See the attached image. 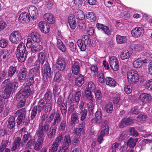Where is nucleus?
Instances as JSON below:
<instances>
[{
	"mask_svg": "<svg viewBox=\"0 0 152 152\" xmlns=\"http://www.w3.org/2000/svg\"><path fill=\"white\" fill-rule=\"evenodd\" d=\"M86 89H88L89 90H90L92 92H95L96 89V87L94 84L92 82H89L88 84L87 87Z\"/></svg>",
	"mask_w": 152,
	"mask_h": 152,
	"instance_id": "nucleus-62",
	"label": "nucleus"
},
{
	"mask_svg": "<svg viewBox=\"0 0 152 152\" xmlns=\"http://www.w3.org/2000/svg\"><path fill=\"white\" fill-rule=\"evenodd\" d=\"M68 23L71 29L72 30H74L77 25L75 16L74 15L69 16L68 19Z\"/></svg>",
	"mask_w": 152,
	"mask_h": 152,
	"instance_id": "nucleus-24",
	"label": "nucleus"
},
{
	"mask_svg": "<svg viewBox=\"0 0 152 152\" xmlns=\"http://www.w3.org/2000/svg\"><path fill=\"white\" fill-rule=\"evenodd\" d=\"M132 119L125 118L122 119L118 126L119 128H122L131 124H132Z\"/></svg>",
	"mask_w": 152,
	"mask_h": 152,
	"instance_id": "nucleus-28",
	"label": "nucleus"
},
{
	"mask_svg": "<svg viewBox=\"0 0 152 152\" xmlns=\"http://www.w3.org/2000/svg\"><path fill=\"white\" fill-rule=\"evenodd\" d=\"M21 139L20 137H15L14 140L12 147L11 148V150L12 151H15L16 149L19 148L21 143Z\"/></svg>",
	"mask_w": 152,
	"mask_h": 152,
	"instance_id": "nucleus-18",
	"label": "nucleus"
},
{
	"mask_svg": "<svg viewBox=\"0 0 152 152\" xmlns=\"http://www.w3.org/2000/svg\"><path fill=\"white\" fill-rule=\"evenodd\" d=\"M94 118H93L91 121L92 123H99L102 121V113L100 110H98L95 113Z\"/></svg>",
	"mask_w": 152,
	"mask_h": 152,
	"instance_id": "nucleus-21",
	"label": "nucleus"
},
{
	"mask_svg": "<svg viewBox=\"0 0 152 152\" xmlns=\"http://www.w3.org/2000/svg\"><path fill=\"white\" fill-rule=\"evenodd\" d=\"M80 120L83 121L86 118L87 114V110L86 109L81 110L80 112Z\"/></svg>",
	"mask_w": 152,
	"mask_h": 152,
	"instance_id": "nucleus-56",
	"label": "nucleus"
},
{
	"mask_svg": "<svg viewBox=\"0 0 152 152\" xmlns=\"http://www.w3.org/2000/svg\"><path fill=\"white\" fill-rule=\"evenodd\" d=\"M45 56V53L44 52H41L38 54L37 60L41 62V64H43L44 63Z\"/></svg>",
	"mask_w": 152,
	"mask_h": 152,
	"instance_id": "nucleus-52",
	"label": "nucleus"
},
{
	"mask_svg": "<svg viewBox=\"0 0 152 152\" xmlns=\"http://www.w3.org/2000/svg\"><path fill=\"white\" fill-rule=\"evenodd\" d=\"M127 78L130 83L135 84L139 79L137 72L134 69L129 70L127 73Z\"/></svg>",
	"mask_w": 152,
	"mask_h": 152,
	"instance_id": "nucleus-6",
	"label": "nucleus"
},
{
	"mask_svg": "<svg viewBox=\"0 0 152 152\" xmlns=\"http://www.w3.org/2000/svg\"><path fill=\"white\" fill-rule=\"evenodd\" d=\"M64 141L62 145L68 148L71 143V139L69 135H68L64 136Z\"/></svg>",
	"mask_w": 152,
	"mask_h": 152,
	"instance_id": "nucleus-39",
	"label": "nucleus"
},
{
	"mask_svg": "<svg viewBox=\"0 0 152 152\" xmlns=\"http://www.w3.org/2000/svg\"><path fill=\"white\" fill-rule=\"evenodd\" d=\"M22 36L21 33L18 31L12 32L9 36L10 41L12 43L17 44L21 41Z\"/></svg>",
	"mask_w": 152,
	"mask_h": 152,
	"instance_id": "nucleus-8",
	"label": "nucleus"
},
{
	"mask_svg": "<svg viewBox=\"0 0 152 152\" xmlns=\"http://www.w3.org/2000/svg\"><path fill=\"white\" fill-rule=\"evenodd\" d=\"M52 128L51 130L48 132H47V136L49 138H51L53 137L55 134L56 130L57 128H56V129L54 128V126H51V127Z\"/></svg>",
	"mask_w": 152,
	"mask_h": 152,
	"instance_id": "nucleus-58",
	"label": "nucleus"
},
{
	"mask_svg": "<svg viewBox=\"0 0 152 152\" xmlns=\"http://www.w3.org/2000/svg\"><path fill=\"white\" fill-rule=\"evenodd\" d=\"M132 53V50H123L120 54V57L122 60L129 59Z\"/></svg>",
	"mask_w": 152,
	"mask_h": 152,
	"instance_id": "nucleus-31",
	"label": "nucleus"
},
{
	"mask_svg": "<svg viewBox=\"0 0 152 152\" xmlns=\"http://www.w3.org/2000/svg\"><path fill=\"white\" fill-rule=\"evenodd\" d=\"M17 98L19 99V102L17 104V107L18 108H20L23 107L25 105L26 102V99L23 97H19L17 95Z\"/></svg>",
	"mask_w": 152,
	"mask_h": 152,
	"instance_id": "nucleus-49",
	"label": "nucleus"
},
{
	"mask_svg": "<svg viewBox=\"0 0 152 152\" xmlns=\"http://www.w3.org/2000/svg\"><path fill=\"white\" fill-rule=\"evenodd\" d=\"M60 116L61 114L60 113L57 111L55 115L54 122L51 125L52 126H54L55 129H56V128H57L58 124L61 121V118Z\"/></svg>",
	"mask_w": 152,
	"mask_h": 152,
	"instance_id": "nucleus-30",
	"label": "nucleus"
},
{
	"mask_svg": "<svg viewBox=\"0 0 152 152\" xmlns=\"http://www.w3.org/2000/svg\"><path fill=\"white\" fill-rule=\"evenodd\" d=\"M144 33V29L142 27H137L133 28L131 31V34L132 36L136 38L142 36Z\"/></svg>",
	"mask_w": 152,
	"mask_h": 152,
	"instance_id": "nucleus-16",
	"label": "nucleus"
},
{
	"mask_svg": "<svg viewBox=\"0 0 152 152\" xmlns=\"http://www.w3.org/2000/svg\"><path fill=\"white\" fill-rule=\"evenodd\" d=\"M113 108V105L112 103L109 102L105 105L106 111L108 113H112Z\"/></svg>",
	"mask_w": 152,
	"mask_h": 152,
	"instance_id": "nucleus-55",
	"label": "nucleus"
},
{
	"mask_svg": "<svg viewBox=\"0 0 152 152\" xmlns=\"http://www.w3.org/2000/svg\"><path fill=\"white\" fill-rule=\"evenodd\" d=\"M78 113L75 112L73 113L71 116V124H75L79 121V118L77 115Z\"/></svg>",
	"mask_w": 152,
	"mask_h": 152,
	"instance_id": "nucleus-40",
	"label": "nucleus"
},
{
	"mask_svg": "<svg viewBox=\"0 0 152 152\" xmlns=\"http://www.w3.org/2000/svg\"><path fill=\"white\" fill-rule=\"evenodd\" d=\"M81 91H75L74 94V99H73V96L72 95V99H70V101L71 102L70 104L72 103H74L75 101L76 103H78L79 102L81 96Z\"/></svg>",
	"mask_w": 152,
	"mask_h": 152,
	"instance_id": "nucleus-33",
	"label": "nucleus"
},
{
	"mask_svg": "<svg viewBox=\"0 0 152 152\" xmlns=\"http://www.w3.org/2000/svg\"><path fill=\"white\" fill-rule=\"evenodd\" d=\"M144 86L145 88L149 90H152V79L146 81Z\"/></svg>",
	"mask_w": 152,
	"mask_h": 152,
	"instance_id": "nucleus-59",
	"label": "nucleus"
},
{
	"mask_svg": "<svg viewBox=\"0 0 152 152\" xmlns=\"http://www.w3.org/2000/svg\"><path fill=\"white\" fill-rule=\"evenodd\" d=\"M28 12L31 18L33 19L37 18L38 12L37 8L34 6H31L28 9Z\"/></svg>",
	"mask_w": 152,
	"mask_h": 152,
	"instance_id": "nucleus-26",
	"label": "nucleus"
},
{
	"mask_svg": "<svg viewBox=\"0 0 152 152\" xmlns=\"http://www.w3.org/2000/svg\"><path fill=\"white\" fill-rule=\"evenodd\" d=\"M49 127L45 125L43 126L39 125L36 132V135L37 137V139L44 140L45 134L49 131Z\"/></svg>",
	"mask_w": 152,
	"mask_h": 152,
	"instance_id": "nucleus-5",
	"label": "nucleus"
},
{
	"mask_svg": "<svg viewBox=\"0 0 152 152\" xmlns=\"http://www.w3.org/2000/svg\"><path fill=\"white\" fill-rule=\"evenodd\" d=\"M116 41L118 44L125 43L127 41V39L125 36H122L117 34L116 36Z\"/></svg>",
	"mask_w": 152,
	"mask_h": 152,
	"instance_id": "nucleus-38",
	"label": "nucleus"
},
{
	"mask_svg": "<svg viewBox=\"0 0 152 152\" xmlns=\"http://www.w3.org/2000/svg\"><path fill=\"white\" fill-rule=\"evenodd\" d=\"M83 42L87 45H89L91 43V39L88 36L86 35H83L82 37V39Z\"/></svg>",
	"mask_w": 152,
	"mask_h": 152,
	"instance_id": "nucleus-50",
	"label": "nucleus"
},
{
	"mask_svg": "<svg viewBox=\"0 0 152 152\" xmlns=\"http://www.w3.org/2000/svg\"><path fill=\"white\" fill-rule=\"evenodd\" d=\"M16 70V68L12 66H10L8 69V75L10 77H12L15 74Z\"/></svg>",
	"mask_w": 152,
	"mask_h": 152,
	"instance_id": "nucleus-57",
	"label": "nucleus"
},
{
	"mask_svg": "<svg viewBox=\"0 0 152 152\" xmlns=\"http://www.w3.org/2000/svg\"><path fill=\"white\" fill-rule=\"evenodd\" d=\"M76 19H78L80 20L83 19L85 18L84 14L83 11L80 10H78L76 13L75 15Z\"/></svg>",
	"mask_w": 152,
	"mask_h": 152,
	"instance_id": "nucleus-48",
	"label": "nucleus"
},
{
	"mask_svg": "<svg viewBox=\"0 0 152 152\" xmlns=\"http://www.w3.org/2000/svg\"><path fill=\"white\" fill-rule=\"evenodd\" d=\"M106 84L111 87H114L116 86L117 83L113 78L110 77H106L105 79Z\"/></svg>",
	"mask_w": 152,
	"mask_h": 152,
	"instance_id": "nucleus-32",
	"label": "nucleus"
},
{
	"mask_svg": "<svg viewBox=\"0 0 152 152\" xmlns=\"http://www.w3.org/2000/svg\"><path fill=\"white\" fill-rule=\"evenodd\" d=\"M71 69L72 73L77 75L80 72V66L79 63L76 61H72L71 63Z\"/></svg>",
	"mask_w": 152,
	"mask_h": 152,
	"instance_id": "nucleus-17",
	"label": "nucleus"
},
{
	"mask_svg": "<svg viewBox=\"0 0 152 152\" xmlns=\"http://www.w3.org/2000/svg\"><path fill=\"white\" fill-rule=\"evenodd\" d=\"M55 114L52 113H50L49 116L48 118L45 121V125L46 126L50 128V124L54 119Z\"/></svg>",
	"mask_w": 152,
	"mask_h": 152,
	"instance_id": "nucleus-44",
	"label": "nucleus"
},
{
	"mask_svg": "<svg viewBox=\"0 0 152 152\" xmlns=\"http://www.w3.org/2000/svg\"><path fill=\"white\" fill-rule=\"evenodd\" d=\"M44 140L37 139L36 142L34 144V149L37 151H39L42 148Z\"/></svg>",
	"mask_w": 152,
	"mask_h": 152,
	"instance_id": "nucleus-42",
	"label": "nucleus"
},
{
	"mask_svg": "<svg viewBox=\"0 0 152 152\" xmlns=\"http://www.w3.org/2000/svg\"><path fill=\"white\" fill-rule=\"evenodd\" d=\"M38 106H35L31 110V120H33L36 116Z\"/></svg>",
	"mask_w": 152,
	"mask_h": 152,
	"instance_id": "nucleus-63",
	"label": "nucleus"
},
{
	"mask_svg": "<svg viewBox=\"0 0 152 152\" xmlns=\"http://www.w3.org/2000/svg\"><path fill=\"white\" fill-rule=\"evenodd\" d=\"M52 93L50 91H47L45 95L43 98L41 99L38 103H39L40 105L42 106L44 103H52Z\"/></svg>",
	"mask_w": 152,
	"mask_h": 152,
	"instance_id": "nucleus-14",
	"label": "nucleus"
},
{
	"mask_svg": "<svg viewBox=\"0 0 152 152\" xmlns=\"http://www.w3.org/2000/svg\"><path fill=\"white\" fill-rule=\"evenodd\" d=\"M66 61L63 57H59L56 63V69L59 71H63L66 67Z\"/></svg>",
	"mask_w": 152,
	"mask_h": 152,
	"instance_id": "nucleus-12",
	"label": "nucleus"
},
{
	"mask_svg": "<svg viewBox=\"0 0 152 152\" xmlns=\"http://www.w3.org/2000/svg\"><path fill=\"white\" fill-rule=\"evenodd\" d=\"M63 137L61 134L58 135L55 139L54 141L51 146L49 148V152H56L60 145L61 140H63Z\"/></svg>",
	"mask_w": 152,
	"mask_h": 152,
	"instance_id": "nucleus-10",
	"label": "nucleus"
},
{
	"mask_svg": "<svg viewBox=\"0 0 152 152\" xmlns=\"http://www.w3.org/2000/svg\"><path fill=\"white\" fill-rule=\"evenodd\" d=\"M45 20L50 24L53 23L55 21V19L53 14L49 13L45 14L43 16Z\"/></svg>",
	"mask_w": 152,
	"mask_h": 152,
	"instance_id": "nucleus-34",
	"label": "nucleus"
},
{
	"mask_svg": "<svg viewBox=\"0 0 152 152\" xmlns=\"http://www.w3.org/2000/svg\"><path fill=\"white\" fill-rule=\"evenodd\" d=\"M40 105L39 103H38V110L39 112H40L43 109L45 113L49 112L52 109V103H44L42 106Z\"/></svg>",
	"mask_w": 152,
	"mask_h": 152,
	"instance_id": "nucleus-15",
	"label": "nucleus"
},
{
	"mask_svg": "<svg viewBox=\"0 0 152 152\" xmlns=\"http://www.w3.org/2000/svg\"><path fill=\"white\" fill-rule=\"evenodd\" d=\"M26 110L25 108L20 109L16 111L15 115L18 116L16 119L18 125H20L22 124L23 125L27 124V119L26 118Z\"/></svg>",
	"mask_w": 152,
	"mask_h": 152,
	"instance_id": "nucleus-4",
	"label": "nucleus"
},
{
	"mask_svg": "<svg viewBox=\"0 0 152 152\" xmlns=\"http://www.w3.org/2000/svg\"><path fill=\"white\" fill-rule=\"evenodd\" d=\"M78 26L80 29L84 30L86 27V25L85 22L82 20H80L78 23Z\"/></svg>",
	"mask_w": 152,
	"mask_h": 152,
	"instance_id": "nucleus-64",
	"label": "nucleus"
},
{
	"mask_svg": "<svg viewBox=\"0 0 152 152\" xmlns=\"http://www.w3.org/2000/svg\"><path fill=\"white\" fill-rule=\"evenodd\" d=\"M81 39H79L77 42V44L81 51H84L86 49V46L83 42Z\"/></svg>",
	"mask_w": 152,
	"mask_h": 152,
	"instance_id": "nucleus-43",
	"label": "nucleus"
},
{
	"mask_svg": "<svg viewBox=\"0 0 152 152\" xmlns=\"http://www.w3.org/2000/svg\"><path fill=\"white\" fill-rule=\"evenodd\" d=\"M29 19L30 17L28 13L22 12L20 15L18 20L22 23H24L29 22Z\"/></svg>",
	"mask_w": 152,
	"mask_h": 152,
	"instance_id": "nucleus-25",
	"label": "nucleus"
},
{
	"mask_svg": "<svg viewBox=\"0 0 152 152\" xmlns=\"http://www.w3.org/2000/svg\"><path fill=\"white\" fill-rule=\"evenodd\" d=\"M16 56L20 62L25 61L27 57V51L25 45L23 42H20L17 47L15 52Z\"/></svg>",
	"mask_w": 152,
	"mask_h": 152,
	"instance_id": "nucleus-3",
	"label": "nucleus"
},
{
	"mask_svg": "<svg viewBox=\"0 0 152 152\" xmlns=\"http://www.w3.org/2000/svg\"><path fill=\"white\" fill-rule=\"evenodd\" d=\"M16 56L20 62L25 61L27 57V51L25 45L23 42H20L17 47L15 52Z\"/></svg>",
	"mask_w": 152,
	"mask_h": 152,
	"instance_id": "nucleus-2",
	"label": "nucleus"
},
{
	"mask_svg": "<svg viewBox=\"0 0 152 152\" xmlns=\"http://www.w3.org/2000/svg\"><path fill=\"white\" fill-rule=\"evenodd\" d=\"M109 63L110 67L113 70L116 71L119 68V61L116 57L115 56L111 57L110 58Z\"/></svg>",
	"mask_w": 152,
	"mask_h": 152,
	"instance_id": "nucleus-19",
	"label": "nucleus"
},
{
	"mask_svg": "<svg viewBox=\"0 0 152 152\" xmlns=\"http://www.w3.org/2000/svg\"><path fill=\"white\" fill-rule=\"evenodd\" d=\"M75 85L78 87H81L85 82L84 76L81 74H80L75 79Z\"/></svg>",
	"mask_w": 152,
	"mask_h": 152,
	"instance_id": "nucleus-27",
	"label": "nucleus"
},
{
	"mask_svg": "<svg viewBox=\"0 0 152 152\" xmlns=\"http://www.w3.org/2000/svg\"><path fill=\"white\" fill-rule=\"evenodd\" d=\"M7 128L10 129H13L15 126V117L13 116L10 117L7 121Z\"/></svg>",
	"mask_w": 152,
	"mask_h": 152,
	"instance_id": "nucleus-29",
	"label": "nucleus"
},
{
	"mask_svg": "<svg viewBox=\"0 0 152 152\" xmlns=\"http://www.w3.org/2000/svg\"><path fill=\"white\" fill-rule=\"evenodd\" d=\"M74 132L77 137H80L84 132V129L83 128H76L74 130Z\"/></svg>",
	"mask_w": 152,
	"mask_h": 152,
	"instance_id": "nucleus-60",
	"label": "nucleus"
},
{
	"mask_svg": "<svg viewBox=\"0 0 152 152\" xmlns=\"http://www.w3.org/2000/svg\"><path fill=\"white\" fill-rule=\"evenodd\" d=\"M97 74V78L99 82L102 83H104L105 82V79L104 75V73L102 70H101L100 71H99Z\"/></svg>",
	"mask_w": 152,
	"mask_h": 152,
	"instance_id": "nucleus-41",
	"label": "nucleus"
},
{
	"mask_svg": "<svg viewBox=\"0 0 152 152\" xmlns=\"http://www.w3.org/2000/svg\"><path fill=\"white\" fill-rule=\"evenodd\" d=\"M91 92L90 90H89L88 89H86L85 91V95L86 98L92 102H94V98L91 95Z\"/></svg>",
	"mask_w": 152,
	"mask_h": 152,
	"instance_id": "nucleus-51",
	"label": "nucleus"
},
{
	"mask_svg": "<svg viewBox=\"0 0 152 152\" xmlns=\"http://www.w3.org/2000/svg\"><path fill=\"white\" fill-rule=\"evenodd\" d=\"M43 49L42 46L37 43L32 46L31 48V51L35 53Z\"/></svg>",
	"mask_w": 152,
	"mask_h": 152,
	"instance_id": "nucleus-45",
	"label": "nucleus"
},
{
	"mask_svg": "<svg viewBox=\"0 0 152 152\" xmlns=\"http://www.w3.org/2000/svg\"><path fill=\"white\" fill-rule=\"evenodd\" d=\"M42 72L43 79L44 81L47 82L48 78H50L52 75L51 69L48 62L44 65L42 69Z\"/></svg>",
	"mask_w": 152,
	"mask_h": 152,
	"instance_id": "nucleus-7",
	"label": "nucleus"
},
{
	"mask_svg": "<svg viewBox=\"0 0 152 152\" xmlns=\"http://www.w3.org/2000/svg\"><path fill=\"white\" fill-rule=\"evenodd\" d=\"M67 126V123L65 119H62L60 123L58 129L60 131H63L65 130Z\"/></svg>",
	"mask_w": 152,
	"mask_h": 152,
	"instance_id": "nucleus-53",
	"label": "nucleus"
},
{
	"mask_svg": "<svg viewBox=\"0 0 152 152\" xmlns=\"http://www.w3.org/2000/svg\"><path fill=\"white\" fill-rule=\"evenodd\" d=\"M30 37L33 42H40V36L38 33L36 32H32Z\"/></svg>",
	"mask_w": 152,
	"mask_h": 152,
	"instance_id": "nucleus-35",
	"label": "nucleus"
},
{
	"mask_svg": "<svg viewBox=\"0 0 152 152\" xmlns=\"http://www.w3.org/2000/svg\"><path fill=\"white\" fill-rule=\"evenodd\" d=\"M27 69L25 68H22L20 69L17 75L18 79L20 82L22 83L25 80L27 76Z\"/></svg>",
	"mask_w": 152,
	"mask_h": 152,
	"instance_id": "nucleus-13",
	"label": "nucleus"
},
{
	"mask_svg": "<svg viewBox=\"0 0 152 152\" xmlns=\"http://www.w3.org/2000/svg\"><path fill=\"white\" fill-rule=\"evenodd\" d=\"M9 55V52L8 50H4L0 51V58L4 59H6Z\"/></svg>",
	"mask_w": 152,
	"mask_h": 152,
	"instance_id": "nucleus-54",
	"label": "nucleus"
},
{
	"mask_svg": "<svg viewBox=\"0 0 152 152\" xmlns=\"http://www.w3.org/2000/svg\"><path fill=\"white\" fill-rule=\"evenodd\" d=\"M39 75V71H38L36 69L32 68L30 69L28 73V81H27L26 84L29 85H31L34 82V78L37 76Z\"/></svg>",
	"mask_w": 152,
	"mask_h": 152,
	"instance_id": "nucleus-9",
	"label": "nucleus"
},
{
	"mask_svg": "<svg viewBox=\"0 0 152 152\" xmlns=\"http://www.w3.org/2000/svg\"><path fill=\"white\" fill-rule=\"evenodd\" d=\"M108 124V121L105 119L102 124L101 129L100 133L103 135H107L109 133V128Z\"/></svg>",
	"mask_w": 152,
	"mask_h": 152,
	"instance_id": "nucleus-20",
	"label": "nucleus"
},
{
	"mask_svg": "<svg viewBox=\"0 0 152 152\" xmlns=\"http://www.w3.org/2000/svg\"><path fill=\"white\" fill-rule=\"evenodd\" d=\"M39 26L41 31L44 33H48L50 30V27L45 21H41L39 23Z\"/></svg>",
	"mask_w": 152,
	"mask_h": 152,
	"instance_id": "nucleus-22",
	"label": "nucleus"
},
{
	"mask_svg": "<svg viewBox=\"0 0 152 152\" xmlns=\"http://www.w3.org/2000/svg\"><path fill=\"white\" fill-rule=\"evenodd\" d=\"M86 15L87 18L91 22H94L96 19V15L93 12H87Z\"/></svg>",
	"mask_w": 152,
	"mask_h": 152,
	"instance_id": "nucleus-36",
	"label": "nucleus"
},
{
	"mask_svg": "<svg viewBox=\"0 0 152 152\" xmlns=\"http://www.w3.org/2000/svg\"><path fill=\"white\" fill-rule=\"evenodd\" d=\"M142 64V60L140 58H138L134 61L132 63L133 66L136 68H138L141 66Z\"/></svg>",
	"mask_w": 152,
	"mask_h": 152,
	"instance_id": "nucleus-46",
	"label": "nucleus"
},
{
	"mask_svg": "<svg viewBox=\"0 0 152 152\" xmlns=\"http://www.w3.org/2000/svg\"><path fill=\"white\" fill-rule=\"evenodd\" d=\"M5 87L4 90V96L0 95V105H3L4 103V99L8 98L10 96L13 89L18 87V83L15 81H10L9 79L5 80L3 82Z\"/></svg>",
	"mask_w": 152,
	"mask_h": 152,
	"instance_id": "nucleus-1",
	"label": "nucleus"
},
{
	"mask_svg": "<svg viewBox=\"0 0 152 152\" xmlns=\"http://www.w3.org/2000/svg\"><path fill=\"white\" fill-rule=\"evenodd\" d=\"M151 99V95L149 94L143 93L140 94L139 96L140 100L145 103L150 102Z\"/></svg>",
	"mask_w": 152,
	"mask_h": 152,
	"instance_id": "nucleus-23",
	"label": "nucleus"
},
{
	"mask_svg": "<svg viewBox=\"0 0 152 152\" xmlns=\"http://www.w3.org/2000/svg\"><path fill=\"white\" fill-rule=\"evenodd\" d=\"M137 142V140L135 141L131 137H130L126 143V145L129 147L130 148H134L136 145V142Z\"/></svg>",
	"mask_w": 152,
	"mask_h": 152,
	"instance_id": "nucleus-47",
	"label": "nucleus"
},
{
	"mask_svg": "<svg viewBox=\"0 0 152 152\" xmlns=\"http://www.w3.org/2000/svg\"><path fill=\"white\" fill-rule=\"evenodd\" d=\"M25 88L22 90H21L18 94V95L19 97H23L25 99L28 98L31 95V90L30 86L31 85H29L27 84Z\"/></svg>",
	"mask_w": 152,
	"mask_h": 152,
	"instance_id": "nucleus-11",
	"label": "nucleus"
},
{
	"mask_svg": "<svg viewBox=\"0 0 152 152\" xmlns=\"http://www.w3.org/2000/svg\"><path fill=\"white\" fill-rule=\"evenodd\" d=\"M8 144V141L7 140H2L0 146V152H3Z\"/></svg>",
	"mask_w": 152,
	"mask_h": 152,
	"instance_id": "nucleus-61",
	"label": "nucleus"
},
{
	"mask_svg": "<svg viewBox=\"0 0 152 152\" xmlns=\"http://www.w3.org/2000/svg\"><path fill=\"white\" fill-rule=\"evenodd\" d=\"M57 46L63 52H65L66 50V46L60 39L57 40Z\"/></svg>",
	"mask_w": 152,
	"mask_h": 152,
	"instance_id": "nucleus-37",
	"label": "nucleus"
}]
</instances>
